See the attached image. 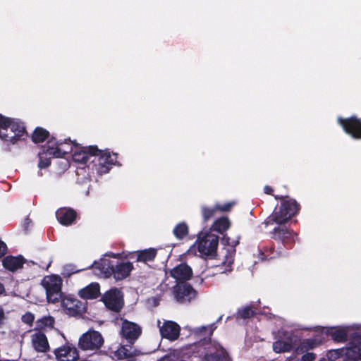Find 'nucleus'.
<instances>
[{
	"label": "nucleus",
	"instance_id": "obj_1",
	"mask_svg": "<svg viewBox=\"0 0 361 361\" xmlns=\"http://www.w3.org/2000/svg\"><path fill=\"white\" fill-rule=\"evenodd\" d=\"M25 135V130L23 123L0 114V138L1 140L15 144Z\"/></svg>",
	"mask_w": 361,
	"mask_h": 361
},
{
	"label": "nucleus",
	"instance_id": "obj_2",
	"mask_svg": "<svg viewBox=\"0 0 361 361\" xmlns=\"http://www.w3.org/2000/svg\"><path fill=\"white\" fill-rule=\"evenodd\" d=\"M298 209V205L294 200H283L281 202L279 210L273 212L265 220L264 224L267 226L272 225L274 223L277 224H285L297 213Z\"/></svg>",
	"mask_w": 361,
	"mask_h": 361
},
{
	"label": "nucleus",
	"instance_id": "obj_3",
	"mask_svg": "<svg viewBox=\"0 0 361 361\" xmlns=\"http://www.w3.org/2000/svg\"><path fill=\"white\" fill-rule=\"evenodd\" d=\"M219 244V238L211 233H202L192 250H197L202 257H213L215 256Z\"/></svg>",
	"mask_w": 361,
	"mask_h": 361
},
{
	"label": "nucleus",
	"instance_id": "obj_4",
	"mask_svg": "<svg viewBox=\"0 0 361 361\" xmlns=\"http://www.w3.org/2000/svg\"><path fill=\"white\" fill-rule=\"evenodd\" d=\"M89 150L95 157L92 162L94 163L95 170L99 174L108 173L111 166L116 162V154H111L108 151L99 150L96 146H90Z\"/></svg>",
	"mask_w": 361,
	"mask_h": 361
},
{
	"label": "nucleus",
	"instance_id": "obj_5",
	"mask_svg": "<svg viewBox=\"0 0 361 361\" xmlns=\"http://www.w3.org/2000/svg\"><path fill=\"white\" fill-rule=\"evenodd\" d=\"M63 280L56 274L45 276L41 281V285L46 290L48 302L55 303L62 298Z\"/></svg>",
	"mask_w": 361,
	"mask_h": 361
},
{
	"label": "nucleus",
	"instance_id": "obj_6",
	"mask_svg": "<svg viewBox=\"0 0 361 361\" xmlns=\"http://www.w3.org/2000/svg\"><path fill=\"white\" fill-rule=\"evenodd\" d=\"M223 241L228 247L224 248L221 255L219 256V263L216 267L224 273L232 270L235 253V247L239 243V238L231 240L229 237L224 236Z\"/></svg>",
	"mask_w": 361,
	"mask_h": 361
},
{
	"label": "nucleus",
	"instance_id": "obj_7",
	"mask_svg": "<svg viewBox=\"0 0 361 361\" xmlns=\"http://www.w3.org/2000/svg\"><path fill=\"white\" fill-rule=\"evenodd\" d=\"M104 343V338L100 332L90 329L79 338L78 347L85 351H97Z\"/></svg>",
	"mask_w": 361,
	"mask_h": 361
},
{
	"label": "nucleus",
	"instance_id": "obj_8",
	"mask_svg": "<svg viewBox=\"0 0 361 361\" xmlns=\"http://www.w3.org/2000/svg\"><path fill=\"white\" fill-rule=\"evenodd\" d=\"M275 339L272 348L276 353H287L293 349L294 341L291 331L281 329L276 333Z\"/></svg>",
	"mask_w": 361,
	"mask_h": 361
},
{
	"label": "nucleus",
	"instance_id": "obj_9",
	"mask_svg": "<svg viewBox=\"0 0 361 361\" xmlns=\"http://www.w3.org/2000/svg\"><path fill=\"white\" fill-rule=\"evenodd\" d=\"M157 326L162 338L173 341L180 336V327L173 321L160 319L157 320Z\"/></svg>",
	"mask_w": 361,
	"mask_h": 361
},
{
	"label": "nucleus",
	"instance_id": "obj_10",
	"mask_svg": "<svg viewBox=\"0 0 361 361\" xmlns=\"http://www.w3.org/2000/svg\"><path fill=\"white\" fill-rule=\"evenodd\" d=\"M102 299L106 307L113 311L118 312L123 306L122 293L118 289H111L106 292Z\"/></svg>",
	"mask_w": 361,
	"mask_h": 361
},
{
	"label": "nucleus",
	"instance_id": "obj_11",
	"mask_svg": "<svg viewBox=\"0 0 361 361\" xmlns=\"http://www.w3.org/2000/svg\"><path fill=\"white\" fill-rule=\"evenodd\" d=\"M54 353L57 361H75L79 358L78 350L69 343L56 348Z\"/></svg>",
	"mask_w": 361,
	"mask_h": 361
},
{
	"label": "nucleus",
	"instance_id": "obj_12",
	"mask_svg": "<svg viewBox=\"0 0 361 361\" xmlns=\"http://www.w3.org/2000/svg\"><path fill=\"white\" fill-rule=\"evenodd\" d=\"M141 328L135 323L123 320L121 334L129 343H133L140 336Z\"/></svg>",
	"mask_w": 361,
	"mask_h": 361
},
{
	"label": "nucleus",
	"instance_id": "obj_13",
	"mask_svg": "<svg viewBox=\"0 0 361 361\" xmlns=\"http://www.w3.org/2000/svg\"><path fill=\"white\" fill-rule=\"evenodd\" d=\"M339 123L344 130L353 138H361V121L355 117L348 119L338 118Z\"/></svg>",
	"mask_w": 361,
	"mask_h": 361
},
{
	"label": "nucleus",
	"instance_id": "obj_14",
	"mask_svg": "<svg viewBox=\"0 0 361 361\" xmlns=\"http://www.w3.org/2000/svg\"><path fill=\"white\" fill-rule=\"evenodd\" d=\"M174 298L181 303L190 302L195 298V290L188 284H181L176 287L174 291Z\"/></svg>",
	"mask_w": 361,
	"mask_h": 361
},
{
	"label": "nucleus",
	"instance_id": "obj_15",
	"mask_svg": "<svg viewBox=\"0 0 361 361\" xmlns=\"http://www.w3.org/2000/svg\"><path fill=\"white\" fill-rule=\"evenodd\" d=\"M354 331V326H335L326 329L325 334L330 336L335 341L343 342L346 340L348 336L353 334Z\"/></svg>",
	"mask_w": 361,
	"mask_h": 361
},
{
	"label": "nucleus",
	"instance_id": "obj_16",
	"mask_svg": "<svg viewBox=\"0 0 361 361\" xmlns=\"http://www.w3.org/2000/svg\"><path fill=\"white\" fill-rule=\"evenodd\" d=\"M89 267L93 269L95 275L108 277L112 274L114 264L109 259L102 257L99 261H95Z\"/></svg>",
	"mask_w": 361,
	"mask_h": 361
},
{
	"label": "nucleus",
	"instance_id": "obj_17",
	"mask_svg": "<svg viewBox=\"0 0 361 361\" xmlns=\"http://www.w3.org/2000/svg\"><path fill=\"white\" fill-rule=\"evenodd\" d=\"M205 361H229L225 350L219 344L209 348L204 356Z\"/></svg>",
	"mask_w": 361,
	"mask_h": 361
},
{
	"label": "nucleus",
	"instance_id": "obj_18",
	"mask_svg": "<svg viewBox=\"0 0 361 361\" xmlns=\"http://www.w3.org/2000/svg\"><path fill=\"white\" fill-rule=\"evenodd\" d=\"M170 274L177 281H183L191 278L192 271L188 264L182 263L172 269Z\"/></svg>",
	"mask_w": 361,
	"mask_h": 361
},
{
	"label": "nucleus",
	"instance_id": "obj_19",
	"mask_svg": "<svg viewBox=\"0 0 361 361\" xmlns=\"http://www.w3.org/2000/svg\"><path fill=\"white\" fill-rule=\"evenodd\" d=\"M31 342L32 347L37 352L44 353L49 349L47 338L42 331H36L32 334Z\"/></svg>",
	"mask_w": 361,
	"mask_h": 361
},
{
	"label": "nucleus",
	"instance_id": "obj_20",
	"mask_svg": "<svg viewBox=\"0 0 361 361\" xmlns=\"http://www.w3.org/2000/svg\"><path fill=\"white\" fill-rule=\"evenodd\" d=\"M69 152H73L70 143L60 142L55 144L53 142H49L48 143L47 153H49L50 156L54 157H61Z\"/></svg>",
	"mask_w": 361,
	"mask_h": 361
},
{
	"label": "nucleus",
	"instance_id": "obj_21",
	"mask_svg": "<svg viewBox=\"0 0 361 361\" xmlns=\"http://www.w3.org/2000/svg\"><path fill=\"white\" fill-rule=\"evenodd\" d=\"M233 203H227L224 205L219 204H215L212 207L205 205L201 207L202 215L204 221H207L216 214V211L226 212L228 211L233 206Z\"/></svg>",
	"mask_w": 361,
	"mask_h": 361
},
{
	"label": "nucleus",
	"instance_id": "obj_22",
	"mask_svg": "<svg viewBox=\"0 0 361 361\" xmlns=\"http://www.w3.org/2000/svg\"><path fill=\"white\" fill-rule=\"evenodd\" d=\"M62 306L68 314L73 316L80 313L82 309V305L79 300L69 297L62 300Z\"/></svg>",
	"mask_w": 361,
	"mask_h": 361
},
{
	"label": "nucleus",
	"instance_id": "obj_23",
	"mask_svg": "<svg viewBox=\"0 0 361 361\" xmlns=\"http://www.w3.org/2000/svg\"><path fill=\"white\" fill-rule=\"evenodd\" d=\"M350 343L352 346L343 350L345 355L350 361L361 360V344L356 338L353 337H352Z\"/></svg>",
	"mask_w": 361,
	"mask_h": 361
},
{
	"label": "nucleus",
	"instance_id": "obj_24",
	"mask_svg": "<svg viewBox=\"0 0 361 361\" xmlns=\"http://www.w3.org/2000/svg\"><path fill=\"white\" fill-rule=\"evenodd\" d=\"M56 216L61 224L68 226L75 220L76 213L73 209L61 208L56 211Z\"/></svg>",
	"mask_w": 361,
	"mask_h": 361
},
{
	"label": "nucleus",
	"instance_id": "obj_25",
	"mask_svg": "<svg viewBox=\"0 0 361 361\" xmlns=\"http://www.w3.org/2000/svg\"><path fill=\"white\" fill-rule=\"evenodd\" d=\"M79 295L85 299H94L100 295V286L98 283H92L86 287L80 289Z\"/></svg>",
	"mask_w": 361,
	"mask_h": 361
},
{
	"label": "nucleus",
	"instance_id": "obj_26",
	"mask_svg": "<svg viewBox=\"0 0 361 361\" xmlns=\"http://www.w3.org/2000/svg\"><path fill=\"white\" fill-rule=\"evenodd\" d=\"M133 269V264L129 262H122L113 269L112 274L116 280H122L127 277Z\"/></svg>",
	"mask_w": 361,
	"mask_h": 361
},
{
	"label": "nucleus",
	"instance_id": "obj_27",
	"mask_svg": "<svg viewBox=\"0 0 361 361\" xmlns=\"http://www.w3.org/2000/svg\"><path fill=\"white\" fill-rule=\"evenodd\" d=\"M23 263L24 260L21 256H7L2 261L4 267L11 271H14L21 268Z\"/></svg>",
	"mask_w": 361,
	"mask_h": 361
},
{
	"label": "nucleus",
	"instance_id": "obj_28",
	"mask_svg": "<svg viewBox=\"0 0 361 361\" xmlns=\"http://www.w3.org/2000/svg\"><path fill=\"white\" fill-rule=\"evenodd\" d=\"M55 319L50 315L44 316L35 322V330L37 331H48L54 329Z\"/></svg>",
	"mask_w": 361,
	"mask_h": 361
},
{
	"label": "nucleus",
	"instance_id": "obj_29",
	"mask_svg": "<svg viewBox=\"0 0 361 361\" xmlns=\"http://www.w3.org/2000/svg\"><path fill=\"white\" fill-rule=\"evenodd\" d=\"M75 150L73 152V159L74 161L78 163H86L89 159L90 155L93 156V153H91L88 147H85L82 149L75 145Z\"/></svg>",
	"mask_w": 361,
	"mask_h": 361
},
{
	"label": "nucleus",
	"instance_id": "obj_30",
	"mask_svg": "<svg viewBox=\"0 0 361 361\" xmlns=\"http://www.w3.org/2000/svg\"><path fill=\"white\" fill-rule=\"evenodd\" d=\"M231 226V222L227 217H221L216 219L212 226V229L219 233H223L228 230Z\"/></svg>",
	"mask_w": 361,
	"mask_h": 361
},
{
	"label": "nucleus",
	"instance_id": "obj_31",
	"mask_svg": "<svg viewBox=\"0 0 361 361\" xmlns=\"http://www.w3.org/2000/svg\"><path fill=\"white\" fill-rule=\"evenodd\" d=\"M274 234L275 238L283 241H289V240H294V235L293 231H290L283 228H276L274 229Z\"/></svg>",
	"mask_w": 361,
	"mask_h": 361
},
{
	"label": "nucleus",
	"instance_id": "obj_32",
	"mask_svg": "<svg viewBox=\"0 0 361 361\" xmlns=\"http://www.w3.org/2000/svg\"><path fill=\"white\" fill-rule=\"evenodd\" d=\"M322 338H313L303 340L300 343V350L302 351L313 349L319 345L322 342Z\"/></svg>",
	"mask_w": 361,
	"mask_h": 361
},
{
	"label": "nucleus",
	"instance_id": "obj_33",
	"mask_svg": "<svg viewBox=\"0 0 361 361\" xmlns=\"http://www.w3.org/2000/svg\"><path fill=\"white\" fill-rule=\"evenodd\" d=\"M156 255L157 250L155 249H147L138 252L137 260L144 262H150L154 259Z\"/></svg>",
	"mask_w": 361,
	"mask_h": 361
},
{
	"label": "nucleus",
	"instance_id": "obj_34",
	"mask_svg": "<svg viewBox=\"0 0 361 361\" xmlns=\"http://www.w3.org/2000/svg\"><path fill=\"white\" fill-rule=\"evenodd\" d=\"M48 152V145L43 149L42 152L39 153V161L38 166L39 169H44L49 166L50 159L53 157L50 156Z\"/></svg>",
	"mask_w": 361,
	"mask_h": 361
},
{
	"label": "nucleus",
	"instance_id": "obj_35",
	"mask_svg": "<svg viewBox=\"0 0 361 361\" xmlns=\"http://www.w3.org/2000/svg\"><path fill=\"white\" fill-rule=\"evenodd\" d=\"M48 135L49 133L46 130L37 128L32 134V139L34 142L39 143L44 142Z\"/></svg>",
	"mask_w": 361,
	"mask_h": 361
},
{
	"label": "nucleus",
	"instance_id": "obj_36",
	"mask_svg": "<svg viewBox=\"0 0 361 361\" xmlns=\"http://www.w3.org/2000/svg\"><path fill=\"white\" fill-rule=\"evenodd\" d=\"M188 233V226L184 223L178 224L173 229V233L177 238H183Z\"/></svg>",
	"mask_w": 361,
	"mask_h": 361
},
{
	"label": "nucleus",
	"instance_id": "obj_37",
	"mask_svg": "<svg viewBox=\"0 0 361 361\" xmlns=\"http://www.w3.org/2000/svg\"><path fill=\"white\" fill-rule=\"evenodd\" d=\"M214 330V325L202 326L201 327L194 328L191 331L195 335H201L203 334L205 336H211Z\"/></svg>",
	"mask_w": 361,
	"mask_h": 361
},
{
	"label": "nucleus",
	"instance_id": "obj_38",
	"mask_svg": "<svg viewBox=\"0 0 361 361\" xmlns=\"http://www.w3.org/2000/svg\"><path fill=\"white\" fill-rule=\"evenodd\" d=\"M114 355L118 359H124L133 356V353L130 350L124 345H121L115 352Z\"/></svg>",
	"mask_w": 361,
	"mask_h": 361
},
{
	"label": "nucleus",
	"instance_id": "obj_39",
	"mask_svg": "<svg viewBox=\"0 0 361 361\" xmlns=\"http://www.w3.org/2000/svg\"><path fill=\"white\" fill-rule=\"evenodd\" d=\"M84 269H76L75 266L71 264H66L63 267L62 274L66 276H69L73 274L78 273Z\"/></svg>",
	"mask_w": 361,
	"mask_h": 361
},
{
	"label": "nucleus",
	"instance_id": "obj_40",
	"mask_svg": "<svg viewBox=\"0 0 361 361\" xmlns=\"http://www.w3.org/2000/svg\"><path fill=\"white\" fill-rule=\"evenodd\" d=\"M253 314L254 311L249 307H245L238 312V317L243 319L249 318L252 316Z\"/></svg>",
	"mask_w": 361,
	"mask_h": 361
},
{
	"label": "nucleus",
	"instance_id": "obj_41",
	"mask_svg": "<svg viewBox=\"0 0 361 361\" xmlns=\"http://www.w3.org/2000/svg\"><path fill=\"white\" fill-rule=\"evenodd\" d=\"M21 319L23 323L32 326L35 320V315L27 312L22 316Z\"/></svg>",
	"mask_w": 361,
	"mask_h": 361
},
{
	"label": "nucleus",
	"instance_id": "obj_42",
	"mask_svg": "<svg viewBox=\"0 0 361 361\" xmlns=\"http://www.w3.org/2000/svg\"><path fill=\"white\" fill-rule=\"evenodd\" d=\"M316 358V355L313 353H307L301 357L300 361H313Z\"/></svg>",
	"mask_w": 361,
	"mask_h": 361
},
{
	"label": "nucleus",
	"instance_id": "obj_43",
	"mask_svg": "<svg viewBox=\"0 0 361 361\" xmlns=\"http://www.w3.org/2000/svg\"><path fill=\"white\" fill-rule=\"evenodd\" d=\"M7 319V317L6 315L5 311L2 307L0 306V328H1Z\"/></svg>",
	"mask_w": 361,
	"mask_h": 361
},
{
	"label": "nucleus",
	"instance_id": "obj_44",
	"mask_svg": "<svg viewBox=\"0 0 361 361\" xmlns=\"http://www.w3.org/2000/svg\"><path fill=\"white\" fill-rule=\"evenodd\" d=\"M6 245L3 241L0 240V258L6 254Z\"/></svg>",
	"mask_w": 361,
	"mask_h": 361
},
{
	"label": "nucleus",
	"instance_id": "obj_45",
	"mask_svg": "<svg viewBox=\"0 0 361 361\" xmlns=\"http://www.w3.org/2000/svg\"><path fill=\"white\" fill-rule=\"evenodd\" d=\"M353 337L356 338L357 341L361 344V329H357L353 334Z\"/></svg>",
	"mask_w": 361,
	"mask_h": 361
},
{
	"label": "nucleus",
	"instance_id": "obj_46",
	"mask_svg": "<svg viewBox=\"0 0 361 361\" xmlns=\"http://www.w3.org/2000/svg\"><path fill=\"white\" fill-rule=\"evenodd\" d=\"M268 252H272V249L270 248L269 250L267 249L265 250V253H263L262 255H264V259H271V258H274L275 257V255H269V254L268 253Z\"/></svg>",
	"mask_w": 361,
	"mask_h": 361
},
{
	"label": "nucleus",
	"instance_id": "obj_47",
	"mask_svg": "<svg viewBox=\"0 0 361 361\" xmlns=\"http://www.w3.org/2000/svg\"><path fill=\"white\" fill-rule=\"evenodd\" d=\"M264 191L267 194H271L273 191V189L269 186H265L264 188Z\"/></svg>",
	"mask_w": 361,
	"mask_h": 361
},
{
	"label": "nucleus",
	"instance_id": "obj_48",
	"mask_svg": "<svg viewBox=\"0 0 361 361\" xmlns=\"http://www.w3.org/2000/svg\"><path fill=\"white\" fill-rule=\"evenodd\" d=\"M51 264V260L49 259L48 261V263L45 266L41 265V267H45L46 269H48L50 267Z\"/></svg>",
	"mask_w": 361,
	"mask_h": 361
},
{
	"label": "nucleus",
	"instance_id": "obj_49",
	"mask_svg": "<svg viewBox=\"0 0 361 361\" xmlns=\"http://www.w3.org/2000/svg\"><path fill=\"white\" fill-rule=\"evenodd\" d=\"M4 291V286L0 283V294H1Z\"/></svg>",
	"mask_w": 361,
	"mask_h": 361
},
{
	"label": "nucleus",
	"instance_id": "obj_50",
	"mask_svg": "<svg viewBox=\"0 0 361 361\" xmlns=\"http://www.w3.org/2000/svg\"><path fill=\"white\" fill-rule=\"evenodd\" d=\"M106 255L112 256L114 257H118L119 255V254L110 253V254H107Z\"/></svg>",
	"mask_w": 361,
	"mask_h": 361
},
{
	"label": "nucleus",
	"instance_id": "obj_51",
	"mask_svg": "<svg viewBox=\"0 0 361 361\" xmlns=\"http://www.w3.org/2000/svg\"><path fill=\"white\" fill-rule=\"evenodd\" d=\"M152 300L154 302V305H157L158 303L156 298H152Z\"/></svg>",
	"mask_w": 361,
	"mask_h": 361
},
{
	"label": "nucleus",
	"instance_id": "obj_52",
	"mask_svg": "<svg viewBox=\"0 0 361 361\" xmlns=\"http://www.w3.org/2000/svg\"><path fill=\"white\" fill-rule=\"evenodd\" d=\"M317 329H316V331H318V330H319V329H322V331H325V329H326V328H320V327H317Z\"/></svg>",
	"mask_w": 361,
	"mask_h": 361
},
{
	"label": "nucleus",
	"instance_id": "obj_53",
	"mask_svg": "<svg viewBox=\"0 0 361 361\" xmlns=\"http://www.w3.org/2000/svg\"><path fill=\"white\" fill-rule=\"evenodd\" d=\"M275 197H276V199H282V197H278V196H276Z\"/></svg>",
	"mask_w": 361,
	"mask_h": 361
}]
</instances>
